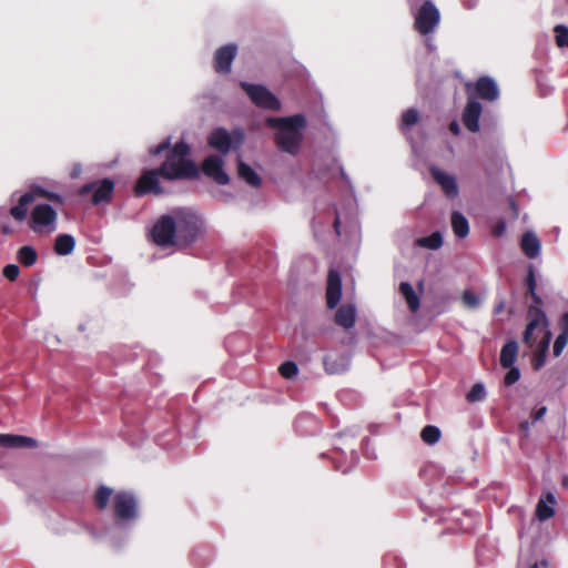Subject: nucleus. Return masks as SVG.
I'll use <instances>...</instances> for the list:
<instances>
[{
	"label": "nucleus",
	"instance_id": "nucleus-1",
	"mask_svg": "<svg viewBox=\"0 0 568 568\" xmlns=\"http://www.w3.org/2000/svg\"><path fill=\"white\" fill-rule=\"evenodd\" d=\"M265 124L275 131L273 141L278 151L291 156L298 155L307 128V119L303 113L288 116H267Z\"/></svg>",
	"mask_w": 568,
	"mask_h": 568
},
{
	"label": "nucleus",
	"instance_id": "nucleus-46",
	"mask_svg": "<svg viewBox=\"0 0 568 568\" xmlns=\"http://www.w3.org/2000/svg\"><path fill=\"white\" fill-rule=\"evenodd\" d=\"M535 332H532L530 328L526 327L525 332H524V336H523V342L528 345V346H532L534 345V335Z\"/></svg>",
	"mask_w": 568,
	"mask_h": 568
},
{
	"label": "nucleus",
	"instance_id": "nucleus-15",
	"mask_svg": "<svg viewBox=\"0 0 568 568\" xmlns=\"http://www.w3.org/2000/svg\"><path fill=\"white\" fill-rule=\"evenodd\" d=\"M336 455L333 457L335 468L342 473H348L359 460L358 454L356 453L354 445H348L347 449L335 444Z\"/></svg>",
	"mask_w": 568,
	"mask_h": 568
},
{
	"label": "nucleus",
	"instance_id": "nucleus-33",
	"mask_svg": "<svg viewBox=\"0 0 568 568\" xmlns=\"http://www.w3.org/2000/svg\"><path fill=\"white\" fill-rule=\"evenodd\" d=\"M18 261L26 267L33 266L38 261V253L30 245H24L17 253Z\"/></svg>",
	"mask_w": 568,
	"mask_h": 568
},
{
	"label": "nucleus",
	"instance_id": "nucleus-16",
	"mask_svg": "<svg viewBox=\"0 0 568 568\" xmlns=\"http://www.w3.org/2000/svg\"><path fill=\"white\" fill-rule=\"evenodd\" d=\"M433 179L440 185L443 192L448 199H455L459 194V187L456 178L436 166L430 168Z\"/></svg>",
	"mask_w": 568,
	"mask_h": 568
},
{
	"label": "nucleus",
	"instance_id": "nucleus-17",
	"mask_svg": "<svg viewBox=\"0 0 568 568\" xmlns=\"http://www.w3.org/2000/svg\"><path fill=\"white\" fill-rule=\"evenodd\" d=\"M342 295V280L337 271L331 270L327 277L326 303L328 308L337 306Z\"/></svg>",
	"mask_w": 568,
	"mask_h": 568
},
{
	"label": "nucleus",
	"instance_id": "nucleus-38",
	"mask_svg": "<svg viewBox=\"0 0 568 568\" xmlns=\"http://www.w3.org/2000/svg\"><path fill=\"white\" fill-rule=\"evenodd\" d=\"M113 495V490L106 486H101L95 493V504L99 509H104Z\"/></svg>",
	"mask_w": 568,
	"mask_h": 568
},
{
	"label": "nucleus",
	"instance_id": "nucleus-39",
	"mask_svg": "<svg viewBox=\"0 0 568 568\" xmlns=\"http://www.w3.org/2000/svg\"><path fill=\"white\" fill-rule=\"evenodd\" d=\"M486 398V389L481 383L473 385L467 394V400L470 403L481 402Z\"/></svg>",
	"mask_w": 568,
	"mask_h": 568
},
{
	"label": "nucleus",
	"instance_id": "nucleus-49",
	"mask_svg": "<svg viewBox=\"0 0 568 568\" xmlns=\"http://www.w3.org/2000/svg\"><path fill=\"white\" fill-rule=\"evenodd\" d=\"M449 131L454 134V135H458L460 133V126L458 124L457 121H453L450 124H449Z\"/></svg>",
	"mask_w": 568,
	"mask_h": 568
},
{
	"label": "nucleus",
	"instance_id": "nucleus-8",
	"mask_svg": "<svg viewBox=\"0 0 568 568\" xmlns=\"http://www.w3.org/2000/svg\"><path fill=\"white\" fill-rule=\"evenodd\" d=\"M151 237L159 246H178L176 230L172 212L170 214H164L156 220L151 231Z\"/></svg>",
	"mask_w": 568,
	"mask_h": 568
},
{
	"label": "nucleus",
	"instance_id": "nucleus-11",
	"mask_svg": "<svg viewBox=\"0 0 568 568\" xmlns=\"http://www.w3.org/2000/svg\"><path fill=\"white\" fill-rule=\"evenodd\" d=\"M160 178H162V171H160V168L145 170L136 181L134 187L135 194H161L163 192V189L160 185Z\"/></svg>",
	"mask_w": 568,
	"mask_h": 568
},
{
	"label": "nucleus",
	"instance_id": "nucleus-48",
	"mask_svg": "<svg viewBox=\"0 0 568 568\" xmlns=\"http://www.w3.org/2000/svg\"><path fill=\"white\" fill-rule=\"evenodd\" d=\"M82 173V166L81 164L77 163V164H73L72 169H71V172H70V176L72 179H77L81 175Z\"/></svg>",
	"mask_w": 568,
	"mask_h": 568
},
{
	"label": "nucleus",
	"instance_id": "nucleus-50",
	"mask_svg": "<svg viewBox=\"0 0 568 568\" xmlns=\"http://www.w3.org/2000/svg\"><path fill=\"white\" fill-rule=\"evenodd\" d=\"M339 224H341V216H339V212L336 210V216L334 220V229L337 234H339Z\"/></svg>",
	"mask_w": 568,
	"mask_h": 568
},
{
	"label": "nucleus",
	"instance_id": "nucleus-34",
	"mask_svg": "<svg viewBox=\"0 0 568 568\" xmlns=\"http://www.w3.org/2000/svg\"><path fill=\"white\" fill-rule=\"evenodd\" d=\"M419 121V112L415 108L406 110L402 114L400 130L407 134L408 130Z\"/></svg>",
	"mask_w": 568,
	"mask_h": 568
},
{
	"label": "nucleus",
	"instance_id": "nucleus-9",
	"mask_svg": "<svg viewBox=\"0 0 568 568\" xmlns=\"http://www.w3.org/2000/svg\"><path fill=\"white\" fill-rule=\"evenodd\" d=\"M243 139L244 135L241 130H234L233 133H230L224 128H217L207 136V144L222 155H225L230 152L234 142L241 144Z\"/></svg>",
	"mask_w": 568,
	"mask_h": 568
},
{
	"label": "nucleus",
	"instance_id": "nucleus-30",
	"mask_svg": "<svg viewBox=\"0 0 568 568\" xmlns=\"http://www.w3.org/2000/svg\"><path fill=\"white\" fill-rule=\"evenodd\" d=\"M75 246V240L70 234H59L54 242V252L58 255H69L73 252Z\"/></svg>",
	"mask_w": 568,
	"mask_h": 568
},
{
	"label": "nucleus",
	"instance_id": "nucleus-21",
	"mask_svg": "<svg viewBox=\"0 0 568 568\" xmlns=\"http://www.w3.org/2000/svg\"><path fill=\"white\" fill-rule=\"evenodd\" d=\"M520 247L529 258H536L540 254L541 243L534 232H526L520 240Z\"/></svg>",
	"mask_w": 568,
	"mask_h": 568
},
{
	"label": "nucleus",
	"instance_id": "nucleus-4",
	"mask_svg": "<svg viewBox=\"0 0 568 568\" xmlns=\"http://www.w3.org/2000/svg\"><path fill=\"white\" fill-rule=\"evenodd\" d=\"M420 1L407 0V3L414 17L415 31L420 36L428 37L437 30L440 23V12L433 1L425 0L418 6Z\"/></svg>",
	"mask_w": 568,
	"mask_h": 568
},
{
	"label": "nucleus",
	"instance_id": "nucleus-23",
	"mask_svg": "<svg viewBox=\"0 0 568 568\" xmlns=\"http://www.w3.org/2000/svg\"><path fill=\"white\" fill-rule=\"evenodd\" d=\"M335 322L345 329L354 327L356 322V308L353 304L342 305L335 314Z\"/></svg>",
	"mask_w": 568,
	"mask_h": 568
},
{
	"label": "nucleus",
	"instance_id": "nucleus-24",
	"mask_svg": "<svg viewBox=\"0 0 568 568\" xmlns=\"http://www.w3.org/2000/svg\"><path fill=\"white\" fill-rule=\"evenodd\" d=\"M556 504V497L552 493H547L545 498H540L537 507H536V517L540 521H545L554 516L555 509L554 505Z\"/></svg>",
	"mask_w": 568,
	"mask_h": 568
},
{
	"label": "nucleus",
	"instance_id": "nucleus-27",
	"mask_svg": "<svg viewBox=\"0 0 568 568\" xmlns=\"http://www.w3.org/2000/svg\"><path fill=\"white\" fill-rule=\"evenodd\" d=\"M239 178L244 180L248 185L257 187L262 183L261 176L245 162L239 159L237 162Z\"/></svg>",
	"mask_w": 568,
	"mask_h": 568
},
{
	"label": "nucleus",
	"instance_id": "nucleus-57",
	"mask_svg": "<svg viewBox=\"0 0 568 568\" xmlns=\"http://www.w3.org/2000/svg\"><path fill=\"white\" fill-rule=\"evenodd\" d=\"M529 568H539V566L538 565H530Z\"/></svg>",
	"mask_w": 568,
	"mask_h": 568
},
{
	"label": "nucleus",
	"instance_id": "nucleus-35",
	"mask_svg": "<svg viewBox=\"0 0 568 568\" xmlns=\"http://www.w3.org/2000/svg\"><path fill=\"white\" fill-rule=\"evenodd\" d=\"M417 244L420 247L437 250L443 245V236L440 232H434L429 236L418 239Z\"/></svg>",
	"mask_w": 568,
	"mask_h": 568
},
{
	"label": "nucleus",
	"instance_id": "nucleus-42",
	"mask_svg": "<svg viewBox=\"0 0 568 568\" xmlns=\"http://www.w3.org/2000/svg\"><path fill=\"white\" fill-rule=\"evenodd\" d=\"M463 302L469 308H476L480 305L479 297L470 291L464 292Z\"/></svg>",
	"mask_w": 568,
	"mask_h": 568
},
{
	"label": "nucleus",
	"instance_id": "nucleus-58",
	"mask_svg": "<svg viewBox=\"0 0 568 568\" xmlns=\"http://www.w3.org/2000/svg\"><path fill=\"white\" fill-rule=\"evenodd\" d=\"M47 184H48V185H50V186H53V185H54V183H53V182H48Z\"/></svg>",
	"mask_w": 568,
	"mask_h": 568
},
{
	"label": "nucleus",
	"instance_id": "nucleus-56",
	"mask_svg": "<svg viewBox=\"0 0 568 568\" xmlns=\"http://www.w3.org/2000/svg\"><path fill=\"white\" fill-rule=\"evenodd\" d=\"M521 427L525 428V429H528L529 428V423L528 422H524L521 424Z\"/></svg>",
	"mask_w": 568,
	"mask_h": 568
},
{
	"label": "nucleus",
	"instance_id": "nucleus-26",
	"mask_svg": "<svg viewBox=\"0 0 568 568\" xmlns=\"http://www.w3.org/2000/svg\"><path fill=\"white\" fill-rule=\"evenodd\" d=\"M560 333L554 343V355L560 356L568 343V312L564 313L559 321Z\"/></svg>",
	"mask_w": 568,
	"mask_h": 568
},
{
	"label": "nucleus",
	"instance_id": "nucleus-51",
	"mask_svg": "<svg viewBox=\"0 0 568 568\" xmlns=\"http://www.w3.org/2000/svg\"><path fill=\"white\" fill-rule=\"evenodd\" d=\"M478 0H468L465 2L467 9H474L477 6Z\"/></svg>",
	"mask_w": 568,
	"mask_h": 568
},
{
	"label": "nucleus",
	"instance_id": "nucleus-37",
	"mask_svg": "<svg viewBox=\"0 0 568 568\" xmlns=\"http://www.w3.org/2000/svg\"><path fill=\"white\" fill-rule=\"evenodd\" d=\"M442 436V432L437 426L427 425L422 429L420 437L427 445L436 444Z\"/></svg>",
	"mask_w": 568,
	"mask_h": 568
},
{
	"label": "nucleus",
	"instance_id": "nucleus-32",
	"mask_svg": "<svg viewBox=\"0 0 568 568\" xmlns=\"http://www.w3.org/2000/svg\"><path fill=\"white\" fill-rule=\"evenodd\" d=\"M399 292L405 297L409 310L415 313L419 308V297L416 295L413 286L408 282L399 284Z\"/></svg>",
	"mask_w": 568,
	"mask_h": 568
},
{
	"label": "nucleus",
	"instance_id": "nucleus-55",
	"mask_svg": "<svg viewBox=\"0 0 568 568\" xmlns=\"http://www.w3.org/2000/svg\"><path fill=\"white\" fill-rule=\"evenodd\" d=\"M503 230H504V225L499 226V227L496 230V232H495V233H496L497 235H499V234H501Z\"/></svg>",
	"mask_w": 568,
	"mask_h": 568
},
{
	"label": "nucleus",
	"instance_id": "nucleus-36",
	"mask_svg": "<svg viewBox=\"0 0 568 568\" xmlns=\"http://www.w3.org/2000/svg\"><path fill=\"white\" fill-rule=\"evenodd\" d=\"M525 284L527 286L529 295L531 296V298L534 300L536 305L541 304V297L536 293L537 283H536L535 270L531 265L528 267Z\"/></svg>",
	"mask_w": 568,
	"mask_h": 568
},
{
	"label": "nucleus",
	"instance_id": "nucleus-52",
	"mask_svg": "<svg viewBox=\"0 0 568 568\" xmlns=\"http://www.w3.org/2000/svg\"><path fill=\"white\" fill-rule=\"evenodd\" d=\"M532 565H538L539 568H548L549 567V562L546 559H542L539 562H534Z\"/></svg>",
	"mask_w": 568,
	"mask_h": 568
},
{
	"label": "nucleus",
	"instance_id": "nucleus-40",
	"mask_svg": "<svg viewBox=\"0 0 568 568\" xmlns=\"http://www.w3.org/2000/svg\"><path fill=\"white\" fill-rule=\"evenodd\" d=\"M278 371L284 378L290 379L297 375L298 367H297L296 363L288 361V362L283 363L280 366Z\"/></svg>",
	"mask_w": 568,
	"mask_h": 568
},
{
	"label": "nucleus",
	"instance_id": "nucleus-7",
	"mask_svg": "<svg viewBox=\"0 0 568 568\" xmlns=\"http://www.w3.org/2000/svg\"><path fill=\"white\" fill-rule=\"evenodd\" d=\"M240 85L257 108L270 111L282 109L281 101L265 85L252 84L246 81H242Z\"/></svg>",
	"mask_w": 568,
	"mask_h": 568
},
{
	"label": "nucleus",
	"instance_id": "nucleus-22",
	"mask_svg": "<svg viewBox=\"0 0 568 568\" xmlns=\"http://www.w3.org/2000/svg\"><path fill=\"white\" fill-rule=\"evenodd\" d=\"M0 446L8 448L36 447L37 440L21 435L0 434Z\"/></svg>",
	"mask_w": 568,
	"mask_h": 568
},
{
	"label": "nucleus",
	"instance_id": "nucleus-44",
	"mask_svg": "<svg viewBox=\"0 0 568 568\" xmlns=\"http://www.w3.org/2000/svg\"><path fill=\"white\" fill-rule=\"evenodd\" d=\"M3 276L9 281H16L20 274V268L17 264H8L3 267Z\"/></svg>",
	"mask_w": 568,
	"mask_h": 568
},
{
	"label": "nucleus",
	"instance_id": "nucleus-14",
	"mask_svg": "<svg viewBox=\"0 0 568 568\" xmlns=\"http://www.w3.org/2000/svg\"><path fill=\"white\" fill-rule=\"evenodd\" d=\"M236 53L237 45L235 43H227L219 48L214 54V70L222 74L229 73Z\"/></svg>",
	"mask_w": 568,
	"mask_h": 568
},
{
	"label": "nucleus",
	"instance_id": "nucleus-28",
	"mask_svg": "<svg viewBox=\"0 0 568 568\" xmlns=\"http://www.w3.org/2000/svg\"><path fill=\"white\" fill-rule=\"evenodd\" d=\"M450 224L457 237L465 239L469 234V223L463 213L454 211L450 216Z\"/></svg>",
	"mask_w": 568,
	"mask_h": 568
},
{
	"label": "nucleus",
	"instance_id": "nucleus-43",
	"mask_svg": "<svg viewBox=\"0 0 568 568\" xmlns=\"http://www.w3.org/2000/svg\"><path fill=\"white\" fill-rule=\"evenodd\" d=\"M171 149H172L171 148V138H166L160 144L150 148L149 149V153L152 156H156V155L161 154L164 151L169 152V150H171Z\"/></svg>",
	"mask_w": 568,
	"mask_h": 568
},
{
	"label": "nucleus",
	"instance_id": "nucleus-10",
	"mask_svg": "<svg viewBox=\"0 0 568 568\" xmlns=\"http://www.w3.org/2000/svg\"><path fill=\"white\" fill-rule=\"evenodd\" d=\"M114 191V182L113 180L105 178L100 181H94L82 185L78 193L81 196L87 195L88 193H93L92 202L98 205L100 203H108L112 199V194Z\"/></svg>",
	"mask_w": 568,
	"mask_h": 568
},
{
	"label": "nucleus",
	"instance_id": "nucleus-19",
	"mask_svg": "<svg viewBox=\"0 0 568 568\" xmlns=\"http://www.w3.org/2000/svg\"><path fill=\"white\" fill-rule=\"evenodd\" d=\"M325 372L328 374H341L348 369L351 359L344 354H328L323 359Z\"/></svg>",
	"mask_w": 568,
	"mask_h": 568
},
{
	"label": "nucleus",
	"instance_id": "nucleus-53",
	"mask_svg": "<svg viewBox=\"0 0 568 568\" xmlns=\"http://www.w3.org/2000/svg\"><path fill=\"white\" fill-rule=\"evenodd\" d=\"M505 308V302L504 301H500L496 307H495V313H500L503 312V310Z\"/></svg>",
	"mask_w": 568,
	"mask_h": 568
},
{
	"label": "nucleus",
	"instance_id": "nucleus-45",
	"mask_svg": "<svg viewBox=\"0 0 568 568\" xmlns=\"http://www.w3.org/2000/svg\"><path fill=\"white\" fill-rule=\"evenodd\" d=\"M519 369L517 367L511 366L509 367V371L507 372L504 382L507 386H510L515 384L519 379Z\"/></svg>",
	"mask_w": 568,
	"mask_h": 568
},
{
	"label": "nucleus",
	"instance_id": "nucleus-3",
	"mask_svg": "<svg viewBox=\"0 0 568 568\" xmlns=\"http://www.w3.org/2000/svg\"><path fill=\"white\" fill-rule=\"evenodd\" d=\"M178 246L184 247L194 243L204 232V220L191 209H176L172 211Z\"/></svg>",
	"mask_w": 568,
	"mask_h": 568
},
{
	"label": "nucleus",
	"instance_id": "nucleus-6",
	"mask_svg": "<svg viewBox=\"0 0 568 568\" xmlns=\"http://www.w3.org/2000/svg\"><path fill=\"white\" fill-rule=\"evenodd\" d=\"M29 227L37 234H51L58 227V213L50 204H37L29 219Z\"/></svg>",
	"mask_w": 568,
	"mask_h": 568
},
{
	"label": "nucleus",
	"instance_id": "nucleus-25",
	"mask_svg": "<svg viewBox=\"0 0 568 568\" xmlns=\"http://www.w3.org/2000/svg\"><path fill=\"white\" fill-rule=\"evenodd\" d=\"M26 194H31L32 201L36 197H43V199H47V200H49L51 202H54V203H58V204H63L64 203V196L63 195L49 190L48 187H45L44 185H42L40 183H32L30 185V191L26 192Z\"/></svg>",
	"mask_w": 568,
	"mask_h": 568
},
{
	"label": "nucleus",
	"instance_id": "nucleus-29",
	"mask_svg": "<svg viewBox=\"0 0 568 568\" xmlns=\"http://www.w3.org/2000/svg\"><path fill=\"white\" fill-rule=\"evenodd\" d=\"M518 353V344L516 341L507 342L500 352V364L504 368H509L514 365Z\"/></svg>",
	"mask_w": 568,
	"mask_h": 568
},
{
	"label": "nucleus",
	"instance_id": "nucleus-54",
	"mask_svg": "<svg viewBox=\"0 0 568 568\" xmlns=\"http://www.w3.org/2000/svg\"><path fill=\"white\" fill-rule=\"evenodd\" d=\"M426 47L430 51L435 50V44H434V42L429 38L426 39Z\"/></svg>",
	"mask_w": 568,
	"mask_h": 568
},
{
	"label": "nucleus",
	"instance_id": "nucleus-47",
	"mask_svg": "<svg viewBox=\"0 0 568 568\" xmlns=\"http://www.w3.org/2000/svg\"><path fill=\"white\" fill-rule=\"evenodd\" d=\"M547 412V408L545 406L538 408L536 412L532 413L531 417H532V422H538L540 420L545 414Z\"/></svg>",
	"mask_w": 568,
	"mask_h": 568
},
{
	"label": "nucleus",
	"instance_id": "nucleus-12",
	"mask_svg": "<svg viewBox=\"0 0 568 568\" xmlns=\"http://www.w3.org/2000/svg\"><path fill=\"white\" fill-rule=\"evenodd\" d=\"M202 171L220 185H225L230 182V178L224 171V160L221 155H209L202 163Z\"/></svg>",
	"mask_w": 568,
	"mask_h": 568
},
{
	"label": "nucleus",
	"instance_id": "nucleus-5",
	"mask_svg": "<svg viewBox=\"0 0 568 568\" xmlns=\"http://www.w3.org/2000/svg\"><path fill=\"white\" fill-rule=\"evenodd\" d=\"M114 528L128 530L139 518L136 497L130 491H119L112 496Z\"/></svg>",
	"mask_w": 568,
	"mask_h": 568
},
{
	"label": "nucleus",
	"instance_id": "nucleus-31",
	"mask_svg": "<svg viewBox=\"0 0 568 568\" xmlns=\"http://www.w3.org/2000/svg\"><path fill=\"white\" fill-rule=\"evenodd\" d=\"M32 202V196L31 194H22L20 197H19V201H18V204L12 206L10 209V215L16 220V221H23L26 217H27V214H28V205Z\"/></svg>",
	"mask_w": 568,
	"mask_h": 568
},
{
	"label": "nucleus",
	"instance_id": "nucleus-18",
	"mask_svg": "<svg viewBox=\"0 0 568 568\" xmlns=\"http://www.w3.org/2000/svg\"><path fill=\"white\" fill-rule=\"evenodd\" d=\"M483 108L476 100H469L463 112V123L470 132L479 131V119Z\"/></svg>",
	"mask_w": 568,
	"mask_h": 568
},
{
	"label": "nucleus",
	"instance_id": "nucleus-41",
	"mask_svg": "<svg viewBox=\"0 0 568 568\" xmlns=\"http://www.w3.org/2000/svg\"><path fill=\"white\" fill-rule=\"evenodd\" d=\"M555 32L557 45L560 48L568 47V27L558 24L555 27Z\"/></svg>",
	"mask_w": 568,
	"mask_h": 568
},
{
	"label": "nucleus",
	"instance_id": "nucleus-13",
	"mask_svg": "<svg viewBox=\"0 0 568 568\" xmlns=\"http://www.w3.org/2000/svg\"><path fill=\"white\" fill-rule=\"evenodd\" d=\"M527 317L528 324L526 327L530 328L532 332H544L545 336L542 343L547 347L551 338V333L548 329L549 323L546 313L538 305H530Z\"/></svg>",
	"mask_w": 568,
	"mask_h": 568
},
{
	"label": "nucleus",
	"instance_id": "nucleus-2",
	"mask_svg": "<svg viewBox=\"0 0 568 568\" xmlns=\"http://www.w3.org/2000/svg\"><path fill=\"white\" fill-rule=\"evenodd\" d=\"M191 148L184 142H176L166 153L165 161L160 166L162 178L166 181L194 180L200 175L199 169L190 158Z\"/></svg>",
	"mask_w": 568,
	"mask_h": 568
},
{
	"label": "nucleus",
	"instance_id": "nucleus-20",
	"mask_svg": "<svg viewBox=\"0 0 568 568\" xmlns=\"http://www.w3.org/2000/svg\"><path fill=\"white\" fill-rule=\"evenodd\" d=\"M476 92L479 98L494 101L499 97V89L494 79L481 77L476 82Z\"/></svg>",
	"mask_w": 568,
	"mask_h": 568
}]
</instances>
